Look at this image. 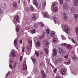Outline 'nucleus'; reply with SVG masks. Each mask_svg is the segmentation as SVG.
Wrapping results in <instances>:
<instances>
[{
	"label": "nucleus",
	"mask_w": 78,
	"mask_h": 78,
	"mask_svg": "<svg viewBox=\"0 0 78 78\" xmlns=\"http://www.w3.org/2000/svg\"><path fill=\"white\" fill-rule=\"evenodd\" d=\"M58 63V61L56 60H55L54 62V64H57Z\"/></svg>",
	"instance_id": "44"
},
{
	"label": "nucleus",
	"mask_w": 78,
	"mask_h": 78,
	"mask_svg": "<svg viewBox=\"0 0 78 78\" xmlns=\"http://www.w3.org/2000/svg\"><path fill=\"white\" fill-rule=\"evenodd\" d=\"M36 45L38 47H39L41 45V42L39 41H36Z\"/></svg>",
	"instance_id": "14"
},
{
	"label": "nucleus",
	"mask_w": 78,
	"mask_h": 78,
	"mask_svg": "<svg viewBox=\"0 0 78 78\" xmlns=\"http://www.w3.org/2000/svg\"><path fill=\"white\" fill-rule=\"evenodd\" d=\"M55 78H61V76H57L55 77Z\"/></svg>",
	"instance_id": "59"
},
{
	"label": "nucleus",
	"mask_w": 78,
	"mask_h": 78,
	"mask_svg": "<svg viewBox=\"0 0 78 78\" xmlns=\"http://www.w3.org/2000/svg\"><path fill=\"white\" fill-rule=\"evenodd\" d=\"M58 61L60 62H62V58H60L58 60Z\"/></svg>",
	"instance_id": "40"
},
{
	"label": "nucleus",
	"mask_w": 78,
	"mask_h": 78,
	"mask_svg": "<svg viewBox=\"0 0 78 78\" xmlns=\"http://www.w3.org/2000/svg\"><path fill=\"white\" fill-rule=\"evenodd\" d=\"M58 2H57V1H56V2H52V6L53 7H54V6H56V5H58Z\"/></svg>",
	"instance_id": "19"
},
{
	"label": "nucleus",
	"mask_w": 78,
	"mask_h": 78,
	"mask_svg": "<svg viewBox=\"0 0 78 78\" xmlns=\"http://www.w3.org/2000/svg\"><path fill=\"white\" fill-rule=\"evenodd\" d=\"M64 17H68V16L67 14V13H66V12H64Z\"/></svg>",
	"instance_id": "46"
},
{
	"label": "nucleus",
	"mask_w": 78,
	"mask_h": 78,
	"mask_svg": "<svg viewBox=\"0 0 78 78\" xmlns=\"http://www.w3.org/2000/svg\"><path fill=\"white\" fill-rule=\"evenodd\" d=\"M44 37V36L42 35L40 39H43Z\"/></svg>",
	"instance_id": "56"
},
{
	"label": "nucleus",
	"mask_w": 78,
	"mask_h": 78,
	"mask_svg": "<svg viewBox=\"0 0 78 78\" xmlns=\"http://www.w3.org/2000/svg\"><path fill=\"white\" fill-rule=\"evenodd\" d=\"M74 19L75 20H77L78 18V14H75L74 15Z\"/></svg>",
	"instance_id": "20"
},
{
	"label": "nucleus",
	"mask_w": 78,
	"mask_h": 78,
	"mask_svg": "<svg viewBox=\"0 0 78 78\" xmlns=\"http://www.w3.org/2000/svg\"><path fill=\"white\" fill-rule=\"evenodd\" d=\"M57 54V50L56 49H54L53 51V53L52 55L53 56H56Z\"/></svg>",
	"instance_id": "5"
},
{
	"label": "nucleus",
	"mask_w": 78,
	"mask_h": 78,
	"mask_svg": "<svg viewBox=\"0 0 78 78\" xmlns=\"http://www.w3.org/2000/svg\"><path fill=\"white\" fill-rule=\"evenodd\" d=\"M66 48H67L68 49H70V48H72V46L69 44H67Z\"/></svg>",
	"instance_id": "24"
},
{
	"label": "nucleus",
	"mask_w": 78,
	"mask_h": 78,
	"mask_svg": "<svg viewBox=\"0 0 78 78\" xmlns=\"http://www.w3.org/2000/svg\"><path fill=\"white\" fill-rule=\"evenodd\" d=\"M13 22L15 25H17V22Z\"/></svg>",
	"instance_id": "60"
},
{
	"label": "nucleus",
	"mask_w": 78,
	"mask_h": 78,
	"mask_svg": "<svg viewBox=\"0 0 78 78\" xmlns=\"http://www.w3.org/2000/svg\"><path fill=\"white\" fill-rule=\"evenodd\" d=\"M44 14L45 16V17L47 18H48L49 17V15L48 13V12H44Z\"/></svg>",
	"instance_id": "11"
},
{
	"label": "nucleus",
	"mask_w": 78,
	"mask_h": 78,
	"mask_svg": "<svg viewBox=\"0 0 78 78\" xmlns=\"http://www.w3.org/2000/svg\"><path fill=\"white\" fill-rule=\"evenodd\" d=\"M22 56H20V61H21L22 60Z\"/></svg>",
	"instance_id": "54"
},
{
	"label": "nucleus",
	"mask_w": 78,
	"mask_h": 78,
	"mask_svg": "<svg viewBox=\"0 0 78 78\" xmlns=\"http://www.w3.org/2000/svg\"><path fill=\"white\" fill-rule=\"evenodd\" d=\"M36 33V30L33 29L31 31V33L32 34H34V33Z\"/></svg>",
	"instance_id": "37"
},
{
	"label": "nucleus",
	"mask_w": 78,
	"mask_h": 78,
	"mask_svg": "<svg viewBox=\"0 0 78 78\" xmlns=\"http://www.w3.org/2000/svg\"><path fill=\"white\" fill-rule=\"evenodd\" d=\"M28 41L29 43V46H27V50L28 51L29 54H30L31 53V48H32V40L31 39H28Z\"/></svg>",
	"instance_id": "1"
},
{
	"label": "nucleus",
	"mask_w": 78,
	"mask_h": 78,
	"mask_svg": "<svg viewBox=\"0 0 78 78\" xmlns=\"http://www.w3.org/2000/svg\"><path fill=\"white\" fill-rule=\"evenodd\" d=\"M30 8H31V11H33L34 10V8H33V6H31Z\"/></svg>",
	"instance_id": "47"
},
{
	"label": "nucleus",
	"mask_w": 78,
	"mask_h": 78,
	"mask_svg": "<svg viewBox=\"0 0 78 78\" xmlns=\"http://www.w3.org/2000/svg\"><path fill=\"white\" fill-rule=\"evenodd\" d=\"M32 19L33 20H36L37 19V18H36V15H34L33 16V17H32Z\"/></svg>",
	"instance_id": "27"
},
{
	"label": "nucleus",
	"mask_w": 78,
	"mask_h": 78,
	"mask_svg": "<svg viewBox=\"0 0 78 78\" xmlns=\"http://www.w3.org/2000/svg\"><path fill=\"white\" fill-rule=\"evenodd\" d=\"M71 40L72 41V42H73V43H75V41H74V40L73 39H71Z\"/></svg>",
	"instance_id": "52"
},
{
	"label": "nucleus",
	"mask_w": 78,
	"mask_h": 78,
	"mask_svg": "<svg viewBox=\"0 0 78 78\" xmlns=\"http://www.w3.org/2000/svg\"><path fill=\"white\" fill-rule=\"evenodd\" d=\"M61 73L62 75H67V70L64 68H62L61 69Z\"/></svg>",
	"instance_id": "2"
},
{
	"label": "nucleus",
	"mask_w": 78,
	"mask_h": 78,
	"mask_svg": "<svg viewBox=\"0 0 78 78\" xmlns=\"http://www.w3.org/2000/svg\"><path fill=\"white\" fill-rule=\"evenodd\" d=\"M62 40L64 41V40H65L66 37H65L63 35H62Z\"/></svg>",
	"instance_id": "38"
},
{
	"label": "nucleus",
	"mask_w": 78,
	"mask_h": 78,
	"mask_svg": "<svg viewBox=\"0 0 78 78\" xmlns=\"http://www.w3.org/2000/svg\"><path fill=\"white\" fill-rule=\"evenodd\" d=\"M24 72L23 75L24 76H25L28 74V71L24 70Z\"/></svg>",
	"instance_id": "26"
},
{
	"label": "nucleus",
	"mask_w": 78,
	"mask_h": 78,
	"mask_svg": "<svg viewBox=\"0 0 78 78\" xmlns=\"http://www.w3.org/2000/svg\"><path fill=\"white\" fill-rule=\"evenodd\" d=\"M54 58V56H53V57H52V60H54V58Z\"/></svg>",
	"instance_id": "63"
},
{
	"label": "nucleus",
	"mask_w": 78,
	"mask_h": 78,
	"mask_svg": "<svg viewBox=\"0 0 78 78\" xmlns=\"http://www.w3.org/2000/svg\"><path fill=\"white\" fill-rule=\"evenodd\" d=\"M39 25H40V26L41 27H44V23H42V22H40L39 23Z\"/></svg>",
	"instance_id": "30"
},
{
	"label": "nucleus",
	"mask_w": 78,
	"mask_h": 78,
	"mask_svg": "<svg viewBox=\"0 0 78 78\" xmlns=\"http://www.w3.org/2000/svg\"><path fill=\"white\" fill-rule=\"evenodd\" d=\"M51 66L52 67V68L53 69V68H55V67H54V66H53V65L52 64L51 65Z\"/></svg>",
	"instance_id": "58"
},
{
	"label": "nucleus",
	"mask_w": 78,
	"mask_h": 78,
	"mask_svg": "<svg viewBox=\"0 0 78 78\" xmlns=\"http://www.w3.org/2000/svg\"><path fill=\"white\" fill-rule=\"evenodd\" d=\"M59 53L60 54H65L66 51L63 50L61 48H59Z\"/></svg>",
	"instance_id": "4"
},
{
	"label": "nucleus",
	"mask_w": 78,
	"mask_h": 78,
	"mask_svg": "<svg viewBox=\"0 0 78 78\" xmlns=\"http://www.w3.org/2000/svg\"><path fill=\"white\" fill-rule=\"evenodd\" d=\"M63 8L65 10H67V9H68V8H69V5L68 6H65V7H63Z\"/></svg>",
	"instance_id": "34"
},
{
	"label": "nucleus",
	"mask_w": 78,
	"mask_h": 78,
	"mask_svg": "<svg viewBox=\"0 0 78 78\" xmlns=\"http://www.w3.org/2000/svg\"><path fill=\"white\" fill-rule=\"evenodd\" d=\"M54 22H55V23H59V24H60V23H61L60 22H59L58 21H57L55 19L54 20Z\"/></svg>",
	"instance_id": "35"
},
{
	"label": "nucleus",
	"mask_w": 78,
	"mask_h": 78,
	"mask_svg": "<svg viewBox=\"0 0 78 78\" xmlns=\"http://www.w3.org/2000/svg\"><path fill=\"white\" fill-rule=\"evenodd\" d=\"M73 54L74 55V57H72L74 61H77L78 60V58L76 57L75 56V52H73Z\"/></svg>",
	"instance_id": "7"
},
{
	"label": "nucleus",
	"mask_w": 78,
	"mask_h": 78,
	"mask_svg": "<svg viewBox=\"0 0 78 78\" xmlns=\"http://www.w3.org/2000/svg\"><path fill=\"white\" fill-rule=\"evenodd\" d=\"M50 34L51 37H54L55 34V32L54 31H52L51 33Z\"/></svg>",
	"instance_id": "16"
},
{
	"label": "nucleus",
	"mask_w": 78,
	"mask_h": 78,
	"mask_svg": "<svg viewBox=\"0 0 78 78\" xmlns=\"http://www.w3.org/2000/svg\"><path fill=\"white\" fill-rule=\"evenodd\" d=\"M20 44H22V40H20Z\"/></svg>",
	"instance_id": "61"
},
{
	"label": "nucleus",
	"mask_w": 78,
	"mask_h": 78,
	"mask_svg": "<svg viewBox=\"0 0 78 78\" xmlns=\"http://www.w3.org/2000/svg\"><path fill=\"white\" fill-rule=\"evenodd\" d=\"M58 9L57 7H54L53 8V9H52V11L53 12H56V11H57L58 10Z\"/></svg>",
	"instance_id": "22"
},
{
	"label": "nucleus",
	"mask_w": 78,
	"mask_h": 78,
	"mask_svg": "<svg viewBox=\"0 0 78 78\" xmlns=\"http://www.w3.org/2000/svg\"><path fill=\"white\" fill-rule=\"evenodd\" d=\"M16 28L17 32H19V30H20V27L18 25L17 26H16Z\"/></svg>",
	"instance_id": "25"
},
{
	"label": "nucleus",
	"mask_w": 78,
	"mask_h": 78,
	"mask_svg": "<svg viewBox=\"0 0 78 78\" xmlns=\"http://www.w3.org/2000/svg\"><path fill=\"white\" fill-rule=\"evenodd\" d=\"M24 51H25V48L23 47L22 48V51L23 53L24 52Z\"/></svg>",
	"instance_id": "51"
},
{
	"label": "nucleus",
	"mask_w": 78,
	"mask_h": 78,
	"mask_svg": "<svg viewBox=\"0 0 78 78\" xmlns=\"http://www.w3.org/2000/svg\"><path fill=\"white\" fill-rule=\"evenodd\" d=\"M41 73H42V75L43 76V78H45L46 77V76L45 75V72L43 71H41Z\"/></svg>",
	"instance_id": "10"
},
{
	"label": "nucleus",
	"mask_w": 78,
	"mask_h": 78,
	"mask_svg": "<svg viewBox=\"0 0 78 78\" xmlns=\"http://www.w3.org/2000/svg\"><path fill=\"white\" fill-rule=\"evenodd\" d=\"M59 1L61 4L62 5V4H63V0H59Z\"/></svg>",
	"instance_id": "48"
},
{
	"label": "nucleus",
	"mask_w": 78,
	"mask_h": 78,
	"mask_svg": "<svg viewBox=\"0 0 78 78\" xmlns=\"http://www.w3.org/2000/svg\"><path fill=\"white\" fill-rule=\"evenodd\" d=\"M64 27L65 28L64 29V31L66 33L69 34L70 33V30L68 27V26L66 24L64 25Z\"/></svg>",
	"instance_id": "3"
},
{
	"label": "nucleus",
	"mask_w": 78,
	"mask_h": 78,
	"mask_svg": "<svg viewBox=\"0 0 78 78\" xmlns=\"http://www.w3.org/2000/svg\"><path fill=\"white\" fill-rule=\"evenodd\" d=\"M27 11V12H29L30 11V8L29 7H27L26 9Z\"/></svg>",
	"instance_id": "43"
},
{
	"label": "nucleus",
	"mask_w": 78,
	"mask_h": 78,
	"mask_svg": "<svg viewBox=\"0 0 78 78\" xmlns=\"http://www.w3.org/2000/svg\"><path fill=\"white\" fill-rule=\"evenodd\" d=\"M46 33L47 34H49L50 33V30L49 29L46 30Z\"/></svg>",
	"instance_id": "31"
},
{
	"label": "nucleus",
	"mask_w": 78,
	"mask_h": 78,
	"mask_svg": "<svg viewBox=\"0 0 78 78\" xmlns=\"http://www.w3.org/2000/svg\"><path fill=\"white\" fill-rule=\"evenodd\" d=\"M15 20H16V21H19V17L18 16L16 15L15 16Z\"/></svg>",
	"instance_id": "23"
},
{
	"label": "nucleus",
	"mask_w": 78,
	"mask_h": 78,
	"mask_svg": "<svg viewBox=\"0 0 78 78\" xmlns=\"http://www.w3.org/2000/svg\"><path fill=\"white\" fill-rule=\"evenodd\" d=\"M2 13H3L2 9H0V14H2Z\"/></svg>",
	"instance_id": "50"
},
{
	"label": "nucleus",
	"mask_w": 78,
	"mask_h": 78,
	"mask_svg": "<svg viewBox=\"0 0 78 78\" xmlns=\"http://www.w3.org/2000/svg\"><path fill=\"white\" fill-rule=\"evenodd\" d=\"M69 6V5L67 3V2L64 3L63 4V7H64L65 6Z\"/></svg>",
	"instance_id": "29"
},
{
	"label": "nucleus",
	"mask_w": 78,
	"mask_h": 78,
	"mask_svg": "<svg viewBox=\"0 0 78 78\" xmlns=\"http://www.w3.org/2000/svg\"><path fill=\"white\" fill-rule=\"evenodd\" d=\"M67 17L66 16H64V18H63V20H64V21H66V20H67Z\"/></svg>",
	"instance_id": "41"
},
{
	"label": "nucleus",
	"mask_w": 78,
	"mask_h": 78,
	"mask_svg": "<svg viewBox=\"0 0 78 78\" xmlns=\"http://www.w3.org/2000/svg\"><path fill=\"white\" fill-rule=\"evenodd\" d=\"M57 41H58V39H57V38L55 37H54L53 38V42L54 43L57 42Z\"/></svg>",
	"instance_id": "21"
},
{
	"label": "nucleus",
	"mask_w": 78,
	"mask_h": 78,
	"mask_svg": "<svg viewBox=\"0 0 78 78\" xmlns=\"http://www.w3.org/2000/svg\"><path fill=\"white\" fill-rule=\"evenodd\" d=\"M10 62L9 63V67H10V68L11 69H12V65L11 64V63H13V61L11 60V58H10Z\"/></svg>",
	"instance_id": "15"
},
{
	"label": "nucleus",
	"mask_w": 78,
	"mask_h": 78,
	"mask_svg": "<svg viewBox=\"0 0 78 78\" xmlns=\"http://www.w3.org/2000/svg\"><path fill=\"white\" fill-rule=\"evenodd\" d=\"M13 5L14 7L15 8H17V3L16 2H14L13 4Z\"/></svg>",
	"instance_id": "17"
},
{
	"label": "nucleus",
	"mask_w": 78,
	"mask_h": 78,
	"mask_svg": "<svg viewBox=\"0 0 78 78\" xmlns=\"http://www.w3.org/2000/svg\"><path fill=\"white\" fill-rule=\"evenodd\" d=\"M64 58L65 59H67V58H68V55H66V56H65Z\"/></svg>",
	"instance_id": "53"
},
{
	"label": "nucleus",
	"mask_w": 78,
	"mask_h": 78,
	"mask_svg": "<svg viewBox=\"0 0 78 78\" xmlns=\"http://www.w3.org/2000/svg\"><path fill=\"white\" fill-rule=\"evenodd\" d=\"M11 55L13 57H16V53L14 51H12L11 52Z\"/></svg>",
	"instance_id": "9"
},
{
	"label": "nucleus",
	"mask_w": 78,
	"mask_h": 78,
	"mask_svg": "<svg viewBox=\"0 0 78 78\" xmlns=\"http://www.w3.org/2000/svg\"><path fill=\"white\" fill-rule=\"evenodd\" d=\"M45 45L47 46L48 47V48L49 47V46H48V41H46L45 43Z\"/></svg>",
	"instance_id": "36"
},
{
	"label": "nucleus",
	"mask_w": 78,
	"mask_h": 78,
	"mask_svg": "<svg viewBox=\"0 0 78 78\" xmlns=\"http://www.w3.org/2000/svg\"><path fill=\"white\" fill-rule=\"evenodd\" d=\"M14 46L16 47V45L15 44H17V40L16 39H15L14 41Z\"/></svg>",
	"instance_id": "39"
},
{
	"label": "nucleus",
	"mask_w": 78,
	"mask_h": 78,
	"mask_svg": "<svg viewBox=\"0 0 78 78\" xmlns=\"http://www.w3.org/2000/svg\"><path fill=\"white\" fill-rule=\"evenodd\" d=\"M35 54H36V55L37 56H39V52H38L36 51Z\"/></svg>",
	"instance_id": "45"
},
{
	"label": "nucleus",
	"mask_w": 78,
	"mask_h": 78,
	"mask_svg": "<svg viewBox=\"0 0 78 78\" xmlns=\"http://www.w3.org/2000/svg\"><path fill=\"white\" fill-rule=\"evenodd\" d=\"M66 0L67 2H68L69 3L71 2V0Z\"/></svg>",
	"instance_id": "55"
},
{
	"label": "nucleus",
	"mask_w": 78,
	"mask_h": 78,
	"mask_svg": "<svg viewBox=\"0 0 78 78\" xmlns=\"http://www.w3.org/2000/svg\"><path fill=\"white\" fill-rule=\"evenodd\" d=\"M70 12L72 13H74L75 12V9L73 7H72L69 9Z\"/></svg>",
	"instance_id": "6"
},
{
	"label": "nucleus",
	"mask_w": 78,
	"mask_h": 78,
	"mask_svg": "<svg viewBox=\"0 0 78 78\" xmlns=\"http://www.w3.org/2000/svg\"><path fill=\"white\" fill-rule=\"evenodd\" d=\"M8 75H9V72L8 73H7V74L6 75V77H7V76H8Z\"/></svg>",
	"instance_id": "62"
},
{
	"label": "nucleus",
	"mask_w": 78,
	"mask_h": 78,
	"mask_svg": "<svg viewBox=\"0 0 78 78\" xmlns=\"http://www.w3.org/2000/svg\"><path fill=\"white\" fill-rule=\"evenodd\" d=\"M56 71H57V69H56L54 70V72L55 73H56Z\"/></svg>",
	"instance_id": "57"
},
{
	"label": "nucleus",
	"mask_w": 78,
	"mask_h": 78,
	"mask_svg": "<svg viewBox=\"0 0 78 78\" xmlns=\"http://www.w3.org/2000/svg\"><path fill=\"white\" fill-rule=\"evenodd\" d=\"M67 45V44L66 43H64V44L62 43L61 44V46L63 47H66Z\"/></svg>",
	"instance_id": "32"
},
{
	"label": "nucleus",
	"mask_w": 78,
	"mask_h": 78,
	"mask_svg": "<svg viewBox=\"0 0 78 78\" xmlns=\"http://www.w3.org/2000/svg\"><path fill=\"white\" fill-rule=\"evenodd\" d=\"M33 4L34 5L36 6H38V4L37 3V2L36 0H34L33 1Z\"/></svg>",
	"instance_id": "12"
},
{
	"label": "nucleus",
	"mask_w": 78,
	"mask_h": 78,
	"mask_svg": "<svg viewBox=\"0 0 78 78\" xmlns=\"http://www.w3.org/2000/svg\"><path fill=\"white\" fill-rule=\"evenodd\" d=\"M42 6L43 7H44V6H45L46 5V2H44V3H42Z\"/></svg>",
	"instance_id": "42"
},
{
	"label": "nucleus",
	"mask_w": 78,
	"mask_h": 78,
	"mask_svg": "<svg viewBox=\"0 0 78 78\" xmlns=\"http://www.w3.org/2000/svg\"><path fill=\"white\" fill-rule=\"evenodd\" d=\"M27 69V65L26 64V62L25 61L24 62L23 65V70H26Z\"/></svg>",
	"instance_id": "8"
},
{
	"label": "nucleus",
	"mask_w": 78,
	"mask_h": 78,
	"mask_svg": "<svg viewBox=\"0 0 78 78\" xmlns=\"http://www.w3.org/2000/svg\"><path fill=\"white\" fill-rule=\"evenodd\" d=\"M44 50L46 54H48V52H49V51H48V48H44Z\"/></svg>",
	"instance_id": "18"
},
{
	"label": "nucleus",
	"mask_w": 78,
	"mask_h": 78,
	"mask_svg": "<svg viewBox=\"0 0 78 78\" xmlns=\"http://www.w3.org/2000/svg\"><path fill=\"white\" fill-rule=\"evenodd\" d=\"M64 64H66L67 65L68 64H70V60H69L68 62H65Z\"/></svg>",
	"instance_id": "33"
},
{
	"label": "nucleus",
	"mask_w": 78,
	"mask_h": 78,
	"mask_svg": "<svg viewBox=\"0 0 78 78\" xmlns=\"http://www.w3.org/2000/svg\"><path fill=\"white\" fill-rule=\"evenodd\" d=\"M34 27L35 28H36L38 27V25H37V24H34Z\"/></svg>",
	"instance_id": "49"
},
{
	"label": "nucleus",
	"mask_w": 78,
	"mask_h": 78,
	"mask_svg": "<svg viewBox=\"0 0 78 78\" xmlns=\"http://www.w3.org/2000/svg\"><path fill=\"white\" fill-rule=\"evenodd\" d=\"M31 59L34 63H36V59H35V58H32V57H31Z\"/></svg>",
	"instance_id": "28"
},
{
	"label": "nucleus",
	"mask_w": 78,
	"mask_h": 78,
	"mask_svg": "<svg viewBox=\"0 0 78 78\" xmlns=\"http://www.w3.org/2000/svg\"><path fill=\"white\" fill-rule=\"evenodd\" d=\"M74 5L76 6H78V0H74Z\"/></svg>",
	"instance_id": "13"
}]
</instances>
